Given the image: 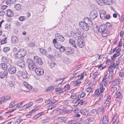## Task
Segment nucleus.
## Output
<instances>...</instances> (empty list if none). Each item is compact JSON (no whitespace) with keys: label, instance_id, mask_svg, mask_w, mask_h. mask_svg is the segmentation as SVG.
I'll use <instances>...</instances> for the list:
<instances>
[{"label":"nucleus","instance_id":"obj_1","mask_svg":"<svg viewBox=\"0 0 124 124\" xmlns=\"http://www.w3.org/2000/svg\"><path fill=\"white\" fill-rule=\"evenodd\" d=\"M107 26L104 24H102L99 27L98 31L101 33L102 37H105L109 34V32L106 30Z\"/></svg>","mask_w":124,"mask_h":124},{"label":"nucleus","instance_id":"obj_2","mask_svg":"<svg viewBox=\"0 0 124 124\" xmlns=\"http://www.w3.org/2000/svg\"><path fill=\"white\" fill-rule=\"evenodd\" d=\"M76 32L72 31L71 32V36L75 39H81V30L79 29H77Z\"/></svg>","mask_w":124,"mask_h":124},{"label":"nucleus","instance_id":"obj_3","mask_svg":"<svg viewBox=\"0 0 124 124\" xmlns=\"http://www.w3.org/2000/svg\"><path fill=\"white\" fill-rule=\"evenodd\" d=\"M100 18L102 19H108L110 18L109 15H107L106 12L102 10H101L100 11Z\"/></svg>","mask_w":124,"mask_h":124},{"label":"nucleus","instance_id":"obj_4","mask_svg":"<svg viewBox=\"0 0 124 124\" xmlns=\"http://www.w3.org/2000/svg\"><path fill=\"white\" fill-rule=\"evenodd\" d=\"M28 63V68L31 70L33 71L36 68L35 65L33 61L30 59H28L27 60Z\"/></svg>","mask_w":124,"mask_h":124},{"label":"nucleus","instance_id":"obj_5","mask_svg":"<svg viewBox=\"0 0 124 124\" xmlns=\"http://www.w3.org/2000/svg\"><path fill=\"white\" fill-rule=\"evenodd\" d=\"M79 24L80 27L85 31H87L89 30V27L86 23L84 22L80 21L79 22Z\"/></svg>","mask_w":124,"mask_h":124},{"label":"nucleus","instance_id":"obj_6","mask_svg":"<svg viewBox=\"0 0 124 124\" xmlns=\"http://www.w3.org/2000/svg\"><path fill=\"white\" fill-rule=\"evenodd\" d=\"M16 67L13 65L10 66L8 69L9 73L11 74H15L16 72Z\"/></svg>","mask_w":124,"mask_h":124},{"label":"nucleus","instance_id":"obj_7","mask_svg":"<svg viewBox=\"0 0 124 124\" xmlns=\"http://www.w3.org/2000/svg\"><path fill=\"white\" fill-rule=\"evenodd\" d=\"M77 40V46L80 48H82L84 46V43L83 42V40L82 39L81 37V39H75Z\"/></svg>","mask_w":124,"mask_h":124},{"label":"nucleus","instance_id":"obj_8","mask_svg":"<svg viewBox=\"0 0 124 124\" xmlns=\"http://www.w3.org/2000/svg\"><path fill=\"white\" fill-rule=\"evenodd\" d=\"M84 21L87 24L88 26L91 27L93 25V23L91 20L89 18L87 17H85L84 19Z\"/></svg>","mask_w":124,"mask_h":124},{"label":"nucleus","instance_id":"obj_9","mask_svg":"<svg viewBox=\"0 0 124 124\" xmlns=\"http://www.w3.org/2000/svg\"><path fill=\"white\" fill-rule=\"evenodd\" d=\"M33 59L34 62L39 65H42L43 63L41 59L38 56H36L33 57Z\"/></svg>","mask_w":124,"mask_h":124},{"label":"nucleus","instance_id":"obj_10","mask_svg":"<svg viewBox=\"0 0 124 124\" xmlns=\"http://www.w3.org/2000/svg\"><path fill=\"white\" fill-rule=\"evenodd\" d=\"M35 70V73L38 75H42L44 73V70L42 68H36Z\"/></svg>","mask_w":124,"mask_h":124},{"label":"nucleus","instance_id":"obj_11","mask_svg":"<svg viewBox=\"0 0 124 124\" xmlns=\"http://www.w3.org/2000/svg\"><path fill=\"white\" fill-rule=\"evenodd\" d=\"M98 15V14L97 12L96 11H92L91 13L90 16L91 19L93 20Z\"/></svg>","mask_w":124,"mask_h":124},{"label":"nucleus","instance_id":"obj_12","mask_svg":"<svg viewBox=\"0 0 124 124\" xmlns=\"http://www.w3.org/2000/svg\"><path fill=\"white\" fill-rule=\"evenodd\" d=\"M18 52L23 57H24L26 53V50L23 48L20 49L18 51Z\"/></svg>","mask_w":124,"mask_h":124},{"label":"nucleus","instance_id":"obj_13","mask_svg":"<svg viewBox=\"0 0 124 124\" xmlns=\"http://www.w3.org/2000/svg\"><path fill=\"white\" fill-rule=\"evenodd\" d=\"M118 67L116 65L114 62H112L110 65L108 67V69L114 71L115 69H117Z\"/></svg>","mask_w":124,"mask_h":124},{"label":"nucleus","instance_id":"obj_14","mask_svg":"<svg viewBox=\"0 0 124 124\" xmlns=\"http://www.w3.org/2000/svg\"><path fill=\"white\" fill-rule=\"evenodd\" d=\"M54 46L56 49H59L60 51L61 52H63L65 50L64 47L62 45L56 44Z\"/></svg>","mask_w":124,"mask_h":124},{"label":"nucleus","instance_id":"obj_15","mask_svg":"<svg viewBox=\"0 0 124 124\" xmlns=\"http://www.w3.org/2000/svg\"><path fill=\"white\" fill-rule=\"evenodd\" d=\"M102 124H108V119L107 116H103L102 120Z\"/></svg>","mask_w":124,"mask_h":124},{"label":"nucleus","instance_id":"obj_16","mask_svg":"<svg viewBox=\"0 0 124 124\" xmlns=\"http://www.w3.org/2000/svg\"><path fill=\"white\" fill-rule=\"evenodd\" d=\"M16 63L17 65L21 67H24L25 66L24 62L22 60H20Z\"/></svg>","mask_w":124,"mask_h":124},{"label":"nucleus","instance_id":"obj_17","mask_svg":"<svg viewBox=\"0 0 124 124\" xmlns=\"http://www.w3.org/2000/svg\"><path fill=\"white\" fill-rule=\"evenodd\" d=\"M104 110V107L103 106H102L98 108L96 111L97 113L98 114H101L103 112Z\"/></svg>","mask_w":124,"mask_h":124},{"label":"nucleus","instance_id":"obj_18","mask_svg":"<svg viewBox=\"0 0 124 124\" xmlns=\"http://www.w3.org/2000/svg\"><path fill=\"white\" fill-rule=\"evenodd\" d=\"M121 82L120 79L117 78L114 80L112 82V84L115 85H118Z\"/></svg>","mask_w":124,"mask_h":124},{"label":"nucleus","instance_id":"obj_19","mask_svg":"<svg viewBox=\"0 0 124 124\" xmlns=\"http://www.w3.org/2000/svg\"><path fill=\"white\" fill-rule=\"evenodd\" d=\"M122 95L120 91H117L114 97L116 98H121L122 97Z\"/></svg>","mask_w":124,"mask_h":124},{"label":"nucleus","instance_id":"obj_20","mask_svg":"<svg viewBox=\"0 0 124 124\" xmlns=\"http://www.w3.org/2000/svg\"><path fill=\"white\" fill-rule=\"evenodd\" d=\"M103 97V95L102 94H99L98 97V100L95 102V104H99L101 100H102Z\"/></svg>","mask_w":124,"mask_h":124},{"label":"nucleus","instance_id":"obj_21","mask_svg":"<svg viewBox=\"0 0 124 124\" xmlns=\"http://www.w3.org/2000/svg\"><path fill=\"white\" fill-rule=\"evenodd\" d=\"M70 43L73 47L75 48H77V46L75 45V41L73 40V39H70L69 40Z\"/></svg>","mask_w":124,"mask_h":124},{"label":"nucleus","instance_id":"obj_22","mask_svg":"<svg viewBox=\"0 0 124 124\" xmlns=\"http://www.w3.org/2000/svg\"><path fill=\"white\" fill-rule=\"evenodd\" d=\"M108 70L109 72L108 75V77H109V79L112 80V77L113 76V71L111 70L110 69H108Z\"/></svg>","mask_w":124,"mask_h":124},{"label":"nucleus","instance_id":"obj_23","mask_svg":"<svg viewBox=\"0 0 124 124\" xmlns=\"http://www.w3.org/2000/svg\"><path fill=\"white\" fill-rule=\"evenodd\" d=\"M56 39L58 41L63 42L64 40V38L63 36L62 35H59L57 34V37Z\"/></svg>","mask_w":124,"mask_h":124},{"label":"nucleus","instance_id":"obj_24","mask_svg":"<svg viewBox=\"0 0 124 124\" xmlns=\"http://www.w3.org/2000/svg\"><path fill=\"white\" fill-rule=\"evenodd\" d=\"M80 112L85 116H88V111L85 109H82L80 110Z\"/></svg>","mask_w":124,"mask_h":124},{"label":"nucleus","instance_id":"obj_25","mask_svg":"<svg viewBox=\"0 0 124 124\" xmlns=\"http://www.w3.org/2000/svg\"><path fill=\"white\" fill-rule=\"evenodd\" d=\"M105 76L104 77H103V79H102V81H106V82H107L108 81H110L111 80V79H109V77L108 76V77H107L108 76V73L107 72L105 73Z\"/></svg>","mask_w":124,"mask_h":124},{"label":"nucleus","instance_id":"obj_26","mask_svg":"<svg viewBox=\"0 0 124 124\" xmlns=\"http://www.w3.org/2000/svg\"><path fill=\"white\" fill-rule=\"evenodd\" d=\"M55 91H56L57 94H59L64 92L63 91V88H56L55 89Z\"/></svg>","mask_w":124,"mask_h":124},{"label":"nucleus","instance_id":"obj_27","mask_svg":"<svg viewBox=\"0 0 124 124\" xmlns=\"http://www.w3.org/2000/svg\"><path fill=\"white\" fill-rule=\"evenodd\" d=\"M7 11L6 15L7 16L9 17H12L13 16L14 14L11 10H7Z\"/></svg>","mask_w":124,"mask_h":124},{"label":"nucleus","instance_id":"obj_28","mask_svg":"<svg viewBox=\"0 0 124 124\" xmlns=\"http://www.w3.org/2000/svg\"><path fill=\"white\" fill-rule=\"evenodd\" d=\"M11 41L14 44H16L18 41V39L16 36H13L11 38Z\"/></svg>","mask_w":124,"mask_h":124},{"label":"nucleus","instance_id":"obj_29","mask_svg":"<svg viewBox=\"0 0 124 124\" xmlns=\"http://www.w3.org/2000/svg\"><path fill=\"white\" fill-rule=\"evenodd\" d=\"M14 56L15 59H20L23 57L21 55L19 54L18 52L16 53L15 54Z\"/></svg>","mask_w":124,"mask_h":124},{"label":"nucleus","instance_id":"obj_30","mask_svg":"<svg viewBox=\"0 0 124 124\" xmlns=\"http://www.w3.org/2000/svg\"><path fill=\"white\" fill-rule=\"evenodd\" d=\"M68 51L66 52L65 54L67 55H69L72 54L74 52V51L71 48H69Z\"/></svg>","mask_w":124,"mask_h":124},{"label":"nucleus","instance_id":"obj_31","mask_svg":"<svg viewBox=\"0 0 124 124\" xmlns=\"http://www.w3.org/2000/svg\"><path fill=\"white\" fill-rule=\"evenodd\" d=\"M23 84L29 90H30L32 89V87L29 84H28L26 82H24L23 83Z\"/></svg>","mask_w":124,"mask_h":124},{"label":"nucleus","instance_id":"obj_32","mask_svg":"<svg viewBox=\"0 0 124 124\" xmlns=\"http://www.w3.org/2000/svg\"><path fill=\"white\" fill-rule=\"evenodd\" d=\"M95 1L99 5L102 6L104 4V0H95Z\"/></svg>","mask_w":124,"mask_h":124},{"label":"nucleus","instance_id":"obj_33","mask_svg":"<svg viewBox=\"0 0 124 124\" xmlns=\"http://www.w3.org/2000/svg\"><path fill=\"white\" fill-rule=\"evenodd\" d=\"M17 104V102L16 101H13L11 102L10 103L9 107L10 108H12L13 107H15L16 106Z\"/></svg>","mask_w":124,"mask_h":124},{"label":"nucleus","instance_id":"obj_34","mask_svg":"<svg viewBox=\"0 0 124 124\" xmlns=\"http://www.w3.org/2000/svg\"><path fill=\"white\" fill-rule=\"evenodd\" d=\"M0 67L3 70H5L7 69V65L4 63H2L0 64Z\"/></svg>","mask_w":124,"mask_h":124},{"label":"nucleus","instance_id":"obj_35","mask_svg":"<svg viewBox=\"0 0 124 124\" xmlns=\"http://www.w3.org/2000/svg\"><path fill=\"white\" fill-rule=\"evenodd\" d=\"M23 102H21L20 103H17V104L16 105V107L15 108V109H18L20 108H21L23 104Z\"/></svg>","mask_w":124,"mask_h":124},{"label":"nucleus","instance_id":"obj_36","mask_svg":"<svg viewBox=\"0 0 124 124\" xmlns=\"http://www.w3.org/2000/svg\"><path fill=\"white\" fill-rule=\"evenodd\" d=\"M28 74H27V72L25 71H23V74L22 76L23 78V79H25L27 78L28 77Z\"/></svg>","mask_w":124,"mask_h":124},{"label":"nucleus","instance_id":"obj_37","mask_svg":"<svg viewBox=\"0 0 124 124\" xmlns=\"http://www.w3.org/2000/svg\"><path fill=\"white\" fill-rule=\"evenodd\" d=\"M56 106V104H53L48 106L47 108V109L48 110L54 108V107H55Z\"/></svg>","mask_w":124,"mask_h":124},{"label":"nucleus","instance_id":"obj_38","mask_svg":"<svg viewBox=\"0 0 124 124\" xmlns=\"http://www.w3.org/2000/svg\"><path fill=\"white\" fill-rule=\"evenodd\" d=\"M40 52L43 54L46 55L47 53L46 50L45 49L41 48L39 49Z\"/></svg>","mask_w":124,"mask_h":124},{"label":"nucleus","instance_id":"obj_39","mask_svg":"<svg viewBox=\"0 0 124 124\" xmlns=\"http://www.w3.org/2000/svg\"><path fill=\"white\" fill-rule=\"evenodd\" d=\"M104 3L107 5H110L112 4V0H104Z\"/></svg>","mask_w":124,"mask_h":124},{"label":"nucleus","instance_id":"obj_40","mask_svg":"<svg viewBox=\"0 0 124 124\" xmlns=\"http://www.w3.org/2000/svg\"><path fill=\"white\" fill-rule=\"evenodd\" d=\"M100 93H102L104 90L105 88L102 84H100Z\"/></svg>","mask_w":124,"mask_h":124},{"label":"nucleus","instance_id":"obj_41","mask_svg":"<svg viewBox=\"0 0 124 124\" xmlns=\"http://www.w3.org/2000/svg\"><path fill=\"white\" fill-rule=\"evenodd\" d=\"M50 119L49 118H47L41 120V122L43 123H45L49 122Z\"/></svg>","mask_w":124,"mask_h":124},{"label":"nucleus","instance_id":"obj_42","mask_svg":"<svg viewBox=\"0 0 124 124\" xmlns=\"http://www.w3.org/2000/svg\"><path fill=\"white\" fill-rule=\"evenodd\" d=\"M44 114H45L44 112H40L35 116V119L38 118L40 116H41L42 115H43Z\"/></svg>","mask_w":124,"mask_h":124},{"label":"nucleus","instance_id":"obj_43","mask_svg":"<svg viewBox=\"0 0 124 124\" xmlns=\"http://www.w3.org/2000/svg\"><path fill=\"white\" fill-rule=\"evenodd\" d=\"M58 121L60 122H62L66 121L67 120L65 117H62L58 116Z\"/></svg>","mask_w":124,"mask_h":124},{"label":"nucleus","instance_id":"obj_44","mask_svg":"<svg viewBox=\"0 0 124 124\" xmlns=\"http://www.w3.org/2000/svg\"><path fill=\"white\" fill-rule=\"evenodd\" d=\"M117 90V88L115 87H112L110 88V90L112 93L115 92Z\"/></svg>","mask_w":124,"mask_h":124},{"label":"nucleus","instance_id":"obj_45","mask_svg":"<svg viewBox=\"0 0 124 124\" xmlns=\"http://www.w3.org/2000/svg\"><path fill=\"white\" fill-rule=\"evenodd\" d=\"M69 89H70L69 85V84H67L64 86V88H63V91L65 92L67 90H69Z\"/></svg>","mask_w":124,"mask_h":124},{"label":"nucleus","instance_id":"obj_46","mask_svg":"<svg viewBox=\"0 0 124 124\" xmlns=\"http://www.w3.org/2000/svg\"><path fill=\"white\" fill-rule=\"evenodd\" d=\"M14 7L17 10H19L21 8V6L19 4H16L15 5Z\"/></svg>","mask_w":124,"mask_h":124},{"label":"nucleus","instance_id":"obj_47","mask_svg":"<svg viewBox=\"0 0 124 124\" xmlns=\"http://www.w3.org/2000/svg\"><path fill=\"white\" fill-rule=\"evenodd\" d=\"M6 75V74L3 72H0V78H4Z\"/></svg>","mask_w":124,"mask_h":124},{"label":"nucleus","instance_id":"obj_48","mask_svg":"<svg viewBox=\"0 0 124 124\" xmlns=\"http://www.w3.org/2000/svg\"><path fill=\"white\" fill-rule=\"evenodd\" d=\"M120 54V53H115V54H114L111 57V58L112 59H113V58H115V57H116L117 56H119Z\"/></svg>","mask_w":124,"mask_h":124},{"label":"nucleus","instance_id":"obj_49","mask_svg":"<svg viewBox=\"0 0 124 124\" xmlns=\"http://www.w3.org/2000/svg\"><path fill=\"white\" fill-rule=\"evenodd\" d=\"M78 103L81 105H85L86 104V102L85 101H83L81 100Z\"/></svg>","mask_w":124,"mask_h":124},{"label":"nucleus","instance_id":"obj_50","mask_svg":"<svg viewBox=\"0 0 124 124\" xmlns=\"http://www.w3.org/2000/svg\"><path fill=\"white\" fill-rule=\"evenodd\" d=\"M62 110V109H60L59 108H57L55 109L53 111V112L54 113H56L58 112H61Z\"/></svg>","mask_w":124,"mask_h":124},{"label":"nucleus","instance_id":"obj_51","mask_svg":"<svg viewBox=\"0 0 124 124\" xmlns=\"http://www.w3.org/2000/svg\"><path fill=\"white\" fill-rule=\"evenodd\" d=\"M18 19L21 21H24L26 19V17L24 16H21L19 17Z\"/></svg>","mask_w":124,"mask_h":124},{"label":"nucleus","instance_id":"obj_52","mask_svg":"<svg viewBox=\"0 0 124 124\" xmlns=\"http://www.w3.org/2000/svg\"><path fill=\"white\" fill-rule=\"evenodd\" d=\"M81 83V81H80V80H77L75 81L74 83L75 85V86H78V85L80 84Z\"/></svg>","mask_w":124,"mask_h":124},{"label":"nucleus","instance_id":"obj_53","mask_svg":"<svg viewBox=\"0 0 124 124\" xmlns=\"http://www.w3.org/2000/svg\"><path fill=\"white\" fill-rule=\"evenodd\" d=\"M76 121L75 120H70L68 121L67 123L68 124H75Z\"/></svg>","mask_w":124,"mask_h":124},{"label":"nucleus","instance_id":"obj_54","mask_svg":"<svg viewBox=\"0 0 124 124\" xmlns=\"http://www.w3.org/2000/svg\"><path fill=\"white\" fill-rule=\"evenodd\" d=\"M8 85L12 87L14 85V83L13 82L10 81L9 82Z\"/></svg>","mask_w":124,"mask_h":124},{"label":"nucleus","instance_id":"obj_55","mask_svg":"<svg viewBox=\"0 0 124 124\" xmlns=\"http://www.w3.org/2000/svg\"><path fill=\"white\" fill-rule=\"evenodd\" d=\"M43 100V99L42 98H39L35 101L36 103H39L40 102L42 101Z\"/></svg>","mask_w":124,"mask_h":124},{"label":"nucleus","instance_id":"obj_56","mask_svg":"<svg viewBox=\"0 0 124 124\" xmlns=\"http://www.w3.org/2000/svg\"><path fill=\"white\" fill-rule=\"evenodd\" d=\"M5 101H6L4 98V97H2L0 99V104H1Z\"/></svg>","mask_w":124,"mask_h":124},{"label":"nucleus","instance_id":"obj_57","mask_svg":"<svg viewBox=\"0 0 124 124\" xmlns=\"http://www.w3.org/2000/svg\"><path fill=\"white\" fill-rule=\"evenodd\" d=\"M89 122H92L94 120V118L92 117H89L87 119Z\"/></svg>","mask_w":124,"mask_h":124},{"label":"nucleus","instance_id":"obj_58","mask_svg":"<svg viewBox=\"0 0 124 124\" xmlns=\"http://www.w3.org/2000/svg\"><path fill=\"white\" fill-rule=\"evenodd\" d=\"M5 63L10 65L11 63V60L8 58Z\"/></svg>","mask_w":124,"mask_h":124},{"label":"nucleus","instance_id":"obj_59","mask_svg":"<svg viewBox=\"0 0 124 124\" xmlns=\"http://www.w3.org/2000/svg\"><path fill=\"white\" fill-rule=\"evenodd\" d=\"M22 119L21 118H19L16 120V123L17 124L19 123L22 120Z\"/></svg>","mask_w":124,"mask_h":124},{"label":"nucleus","instance_id":"obj_60","mask_svg":"<svg viewBox=\"0 0 124 124\" xmlns=\"http://www.w3.org/2000/svg\"><path fill=\"white\" fill-rule=\"evenodd\" d=\"M7 58H8L6 57L3 56L1 60L3 62L5 63Z\"/></svg>","mask_w":124,"mask_h":124},{"label":"nucleus","instance_id":"obj_61","mask_svg":"<svg viewBox=\"0 0 124 124\" xmlns=\"http://www.w3.org/2000/svg\"><path fill=\"white\" fill-rule=\"evenodd\" d=\"M55 65L56 64L55 63H52L50 64L49 66L51 68H53L54 67Z\"/></svg>","mask_w":124,"mask_h":124},{"label":"nucleus","instance_id":"obj_62","mask_svg":"<svg viewBox=\"0 0 124 124\" xmlns=\"http://www.w3.org/2000/svg\"><path fill=\"white\" fill-rule=\"evenodd\" d=\"M6 39L5 38L3 39L1 41V43L2 44H3L6 43L7 42L6 40Z\"/></svg>","mask_w":124,"mask_h":124},{"label":"nucleus","instance_id":"obj_63","mask_svg":"<svg viewBox=\"0 0 124 124\" xmlns=\"http://www.w3.org/2000/svg\"><path fill=\"white\" fill-rule=\"evenodd\" d=\"M23 71H19L17 73V75H18V76L20 77H22L23 74Z\"/></svg>","mask_w":124,"mask_h":124},{"label":"nucleus","instance_id":"obj_64","mask_svg":"<svg viewBox=\"0 0 124 124\" xmlns=\"http://www.w3.org/2000/svg\"><path fill=\"white\" fill-rule=\"evenodd\" d=\"M92 90V89L91 87H88L86 90V91L87 92H91Z\"/></svg>","mask_w":124,"mask_h":124}]
</instances>
